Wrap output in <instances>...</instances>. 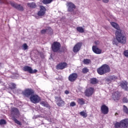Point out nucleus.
Masks as SVG:
<instances>
[{"mask_svg":"<svg viewBox=\"0 0 128 128\" xmlns=\"http://www.w3.org/2000/svg\"><path fill=\"white\" fill-rule=\"evenodd\" d=\"M122 102L124 104H128V98L126 97H124L122 98Z\"/></svg>","mask_w":128,"mask_h":128,"instance_id":"obj_35","label":"nucleus"},{"mask_svg":"<svg viewBox=\"0 0 128 128\" xmlns=\"http://www.w3.org/2000/svg\"><path fill=\"white\" fill-rule=\"evenodd\" d=\"M22 70H24V72H28L29 74H36V72H38V70L36 69L33 70L32 67L30 66H24Z\"/></svg>","mask_w":128,"mask_h":128,"instance_id":"obj_9","label":"nucleus"},{"mask_svg":"<svg viewBox=\"0 0 128 128\" xmlns=\"http://www.w3.org/2000/svg\"><path fill=\"white\" fill-rule=\"evenodd\" d=\"M124 54L125 56H126L128 58V50H126L124 51Z\"/></svg>","mask_w":128,"mask_h":128,"instance_id":"obj_38","label":"nucleus"},{"mask_svg":"<svg viewBox=\"0 0 128 128\" xmlns=\"http://www.w3.org/2000/svg\"><path fill=\"white\" fill-rule=\"evenodd\" d=\"M103 2H104L105 4H108V2L109 0H102Z\"/></svg>","mask_w":128,"mask_h":128,"instance_id":"obj_41","label":"nucleus"},{"mask_svg":"<svg viewBox=\"0 0 128 128\" xmlns=\"http://www.w3.org/2000/svg\"><path fill=\"white\" fill-rule=\"evenodd\" d=\"M128 82L126 81H122L120 82V86L124 90H126L128 92Z\"/></svg>","mask_w":128,"mask_h":128,"instance_id":"obj_19","label":"nucleus"},{"mask_svg":"<svg viewBox=\"0 0 128 128\" xmlns=\"http://www.w3.org/2000/svg\"><path fill=\"white\" fill-rule=\"evenodd\" d=\"M114 126L115 128H121L120 122H116V123L114 124Z\"/></svg>","mask_w":128,"mask_h":128,"instance_id":"obj_33","label":"nucleus"},{"mask_svg":"<svg viewBox=\"0 0 128 128\" xmlns=\"http://www.w3.org/2000/svg\"><path fill=\"white\" fill-rule=\"evenodd\" d=\"M55 102L58 106L62 107L64 106L65 102L64 100H62V97H58V96H55Z\"/></svg>","mask_w":128,"mask_h":128,"instance_id":"obj_8","label":"nucleus"},{"mask_svg":"<svg viewBox=\"0 0 128 128\" xmlns=\"http://www.w3.org/2000/svg\"><path fill=\"white\" fill-rule=\"evenodd\" d=\"M121 128H128V119L126 118L120 121Z\"/></svg>","mask_w":128,"mask_h":128,"instance_id":"obj_20","label":"nucleus"},{"mask_svg":"<svg viewBox=\"0 0 128 128\" xmlns=\"http://www.w3.org/2000/svg\"><path fill=\"white\" fill-rule=\"evenodd\" d=\"M98 82V80L96 78H92L90 80V84H96Z\"/></svg>","mask_w":128,"mask_h":128,"instance_id":"obj_25","label":"nucleus"},{"mask_svg":"<svg viewBox=\"0 0 128 128\" xmlns=\"http://www.w3.org/2000/svg\"><path fill=\"white\" fill-rule=\"evenodd\" d=\"M101 112L103 114H108V107L106 106V104H102L100 107Z\"/></svg>","mask_w":128,"mask_h":128,"instance_id":"obj_17","label":"nucleus"},{"mask_svg":"<svg viewBox=\"0 0 128 128\" xmlns=\"http://www.w3.org/2000/svg\"><path fill=\"white\" fill-rule=\"evenodd\" d=\"M118 80V77L114 75L110 76L106 79V82L110 84L112 82H114Z\"/></svg>","mask_w":128,"mask_h":128,"instance_id":"obj_18","label":"nucleus"},{"mask_svg":"<svg viewBox=\"0 0 128 128\" xmlns=\"http://www.w3.org/2000/svg\"><path fill=\"white\" fill-rule=\"evenodd\" d=\"M2 124H6V121L4 119L0 120V126H2Z\"/></svg>","mask_w":128,"mask_h":128,"instance_id":"obj_36","label":"nucleus"},{"mask_svg":"<svg viewBox=\"0 0 128 128\" xmlns=\"http://www.w3.org/2000/svg\"><path fill=\"white\" fill-rule=\"evenodd\" d=\"M0 66H2V63L1 62H0Z\"/></svg>","mask_w":128,"mask_h":128,"instance_id":"obj_44","label":"nucleus"},{"mask_svg":"<svg viewBox=\"0 0 128 128\" xmlns=\"http://www.w3.org/2000/svg\"><path fill=\"white\" fill-rule=\"evenodd\" d=\"M121 96L122 94H120V92H119L118 91H116L112 94L113 99L114 100H116V102H118V100H120Z\"/></svg>","mask_w":128,"mask_h":128,"instance_id":"obj_15","label":"nucleus"},{"mask_svg":"<svg viewBox=\"0 0 128 128\" xmlns=\"http://www.w3.org/2000/svg\"><path fill=\"white\" fill-rule=\"evenodd\" d=\"M116 114H118V113H116Z\"/></svg>","mask_w":128,"mask_h":128,"instance_id":"obj_46","label":"nucleus"},{"mask_svg":"<svg viewBox=\"0 0 128 128\" xmlns=\"http://www.w3.org/2000/svg\"><path fill=\"white\" fill-rule=\"evenodd\" d=\"M68 68V64L66 62H62L58 64L56 66V70H64Z\"/></svg>","mask_w":128,"mask_h":128,"instance_id":"obj_14","label":"nucleus"},{"mask_svg":"<svg viewBox=\"0 0 128 128\" xmlns=\"http://www.w3.org/2000/svg\"><path fill=\"white\" fill-rule=\"evenodd\" d=\"M27 6L28 7L30 8H36V4L34 2L28 3Z\"/></svg>","mask_w":128,"mask_h":128,"instance_id":"obj_23","label":"nucleus"},{"mask_svg":"<svg viewBox=\"0 0 128 128\" xmlns=\"http://www.w3.org/2000/svg\"><path fill=\"white\" fill-rule=\"evenodd\" d=\"M68 7V12H72L76 10V5L74 4V3L72 2H67V4H66Z\"/></svg>","mask_w":128,"mask_h":128,"instance_id":"obj_10","label":"nucleus"},{"mask_svg":"<svg viewBox=\"0 0 128 128\" xmlns=\"http://www.w3.org/2000/svg\"><path fill=\"white\" fill-rule=\"evenodd\" d=\"M78 74L76 73H72L68 77V80L69 82H76V78H78Z\"/></svg>","mask_w":128,"mask_h":128,"instance_id":"obj_13","label":"nucleus"},{"mask_svg":"<svg viewBox=\"0 0 128 128\" xmlns=\"http://www.w3.org/2000/svg\"><path fill=\"white\" fill-rule=\"evenodd\" d=\"M77 102H78L79 104H80V106H82L85 104L84 99L82 98H78L77 100Z\"/></svg>","mask_w":128,"mask_h":128,"instance_id":"obj_26","label":"nucleus"},{"mask_svg":"<svg viewBox=\"0 0 128 128\" xmlns=\"http://www.w3.org/2000/svg\"><path fill=\"white\" fill-rule=\"evenodd\" d=\"M112 44H115L116 46H118V41H116V40H114L112 41Z\"/></svg>","mask_w":128,"mask_h":128,"instance_id":"obj_39","label":"nucleus"},{"mask_svg":"<svg viewBox=\"0 0 128 128\" xmlns=\"http://www.w3.org/2000/svg\"><path fill=\"white\" fill-rule=\"evenodd\" d=\"M76 30H78V32H80L81 34H82V32H84V30L82 28V27H77Z\"/></svg>","mask_w":128,"mask_h":128,"instance_id":"obj_31","label":"nucleus"},{"mask_svg":"<svg viewBox=\"0 0 128 128\" xmlns=\"http://www.w3.org/2000/svg\"><path fill=\"white\" fill-rule=\"evenodd\" d=\"M46 9L45 6H40V10L38 12V16H44L46 14Z\"/></svg>","mask_w":128,"mask_h":128,"instance_id":"obj_16","label":"nucleus"},{"mask_svg":"<svg viewBox=\"0 0 128 128\" xmlns=\"http://www.w3.org/2000/svg\"><path fill=\"white\" fill-rule=\"evenodd\" d=\"M64 93L66 94H70V92L68 90H65Z\"/></svg>","mask_w":128,"mask_h":128,"instance_id":"obj_43","label":"nucleus"},{"mask_svg":"<svg viewBox=\"0 0 128 128\" xmlns=\"http://www.w3.org/2000/svg\"><path fill=\"white\" fill-rule=\"evenodd\" d=\"M82 62L84 64H90L92 62V60L90 59H88V58L84 59Z\"/></svg>","mask_w":128,"mask_h":128,"instance_id":"obj_28","label":"nucleus"},{"mask_svg":"<svg viewBox=\"0 0 128 128\" xmlns=\"http://www.w3.org/2000/svg\"><path fill=\"white\" fill-rule=\"evenodd\" d=\"M80 116H82V118H86L88 116V114H86V112L84 110L82 112H80Z\"/></svg>","mask_w":128,"mask_h":128,"instance_id":"obj_27","label":"nucleus"},{"mask_svg":"<svg viewBox=\"0 0 128 128\" xmlns=\"http://www.w3.org/2000/svg\"><path fill=\"white\" fill-rule=\"evenodd\" d=\"M22 48L24 50H28V46L26 43H24L22 45Z\"/></svg>","mask_w":128,"mask_h":128,"instance_id":"obj_37","label":"nucleus"},{"mask_svg":"<svg viewBox=\"0 0 128 128\" xmlns=\"http://www.w3.org/2000/svg\"><path fill=\"white\" fill-rule=\"evenodd\" d=\"M92 51L96 54H102V50L100 49L97 46H93L92 47Z\"/></svg>","mask_w":128,"mask_h":128,"instance_id":"obj_21","label":"nucleus"},{"mask_svg":"<svg viewBox=\"0 0 128 128\" xmlns=\"http://www.w3.org/2000/svg\"><path fill=\"white\" fill-rule=\"evenodd\" d=\"M6 2V0H0V4H4Z\"/></svg>","mask_w":128,"mask_h":128,"instance_id":"obj_42","label":"nucleus"},{"mask_svg":"<svg viewBox=\"0 0 128 128\" xmlns=\"http://www.w3.org/2000/svg\"><path fill=\"white\" fill-rule=\"evenodd\" d=\"M82 42H79L76 44L73 48L72 50L74 52L76 53V52H80V48H82Z\"/></svg>","mask_w":128,"mask_h":128,"instance_id":"obj_12","label":"nucleus"},{"mask_svg":"<svg viewBox=\"0 0 128 128\" xmlns=\"http://www.w3.org/2000/svg\"><path fill=\"white\" fill-rule=\"evenodd\" d=\"M22 94L26 98H30L32 94H34V90L32 88H26L22 92Z\"/></svg>","mask_w":128,"mask_h":128,"instance_id":"obj_4","label":"nucleus"},{"mask_svg":"<svg viewBox=\"0 0 128 128\" xmlns=\"http://www.w3.org/2000/svg\"><path fill=\"white\" fill-rule=\"evenodd\" d=\"M76 103L74 102H70V106H76Z\"/></svg>","mask_w":128,"mask_h":128,"instance_id":"obj_40","label":"nucleus"},{"mask_svg":"<svg viewBox=\"0 0 128 128\" xmlns=\"http://www.w3.org/2000/svg\"><path fill=\"white\" fill-rule=\"evenodd\" d=\"M54 0H43L42 2L44 4H48L51 2H52Z\"/></svg>","mask_w":128,"mask_h":128,"instance_id":"obj_30","label":"nucleus"},{"mask_svg":"<svg viewBox=\"0 0 128 128\" xmlns=\"http://www.w3.org/2000/svg\"><path fill=\"white\" fill-rule=\"evenodd\" d=\"M97 72L100 76L108 74V72H110V67L108 64H104L97 68Z\"/></svg>","mask_w":128,"mask_h":128,"instance_id":"obj_3","label":"nucleus"},{"mask_svg":"<svg viewBox=\"0 0 128 128\" xmlns=\"http://www.w3.org/2000/svg\"><path fill=\"white\" fill-rule=\"evenodd\" d=\"M52 28L50 27H48L46 29H44L41 30L40 32L42 34H44L46 32H50Z\"/></svg>","mask_w":128,"mask_h":128,"instance_id":"obj_24","label":"nucleus"},{"mask_svg":"<svg viewBox=\"0 0 128 128\" xmlns=\"http://www.w3.org/2000/svg\"><path fill=\"white\" fill-rule=\"evenodd\" d=\"M84 94L86 96H88V98L92 96L94 94V88L92 87L87 88L85 90Z\"/></svg>","mask_w":128,"mask_h":128,"instance_id":"obj_7","label":"nucleus"},{"mask_svg":"<svg viewBox=\"0 0 128 128\" xmlns=\"http://www.w3.org/2000/svg\"><path fill=\"white\" fill-rule=\"evenodd\" d=\"M88 69L87 68H84L82 70V74H88Z\"/></svg>","mask_w":128,"mask_h":128,"instance_id":"obj_34","label":"nucleus"},{"mask_svg":"<svg viewBox=\"0 0 128 128\" xmlns=\"http://www.w3.org/2000/svg\"><path fill=\"white\" fill-rule=\"evenodd\" d=\"M95 42V44H96V42Z\"/></svg>","mask_w":128,"mask_h":128,"instance_id":"obj_45","label":"nucleus"},{"mask_svg":"<svg viewBox=\"0 0 128 128\" xmlns=\"http://www.w3.org/2000/svg\"><path fill=\"white\" fill-rule=\"evenodd\" d=\"M110 24L116 30L115 36L118 42H120V44H126V37L124 34L122 33V30H120V27L118 24L114 22H111Z\"/></svg>","mask_w":128,"mask_h":128,"instance_id":"obj_1","label":"nucleus"},{"mask_svg":"<svg viewBox=\"0 0 128 128\" xmlns=\"http://www.w3.org/2000/svg\"><path fill=\"white\" fill-rule=\"evenodd\" d=\"M11 114L12 116V120L15 124H18V126H22V122L16 118H16H20V112L18 109L16 108H11Z\"/></svg>","mask_w":128,"mask_h":128,"instance_id":"obj_2","label":"nucleus"},{"mask_svg":"<svg viewBox=\"0 0 128 128\" xmlns=\"http://www.w3.org/2000/svg\"><path fill=\"white\" fill-rule=\"evenodd\" d=\"M62 45L58 42H54L51 46V48L53 52H58L60 50Z\"/></svg>","mask_w":128,"mask_h":128,"instance_id":"obj_5","label":"nucleus"},{"mask_svg":"<svg viewBox=\"0 0 128 128\" xmlns=\"http://www.w3.org/2000/svg\"><path fill=\"white\" fill-rule=\"evenodd\" d=\"M40 104H42V106H46V108H48V106H50V104H48V103L44 101L41 102Z\"/></svg>","mask_w":128,"mask_h":128,"instance_id":"obj_29","label":"nucleus"},{"mask_svg":"<svg viewBox=\"0 0 128 128\" xmlns=\"http://www.w3.org/2000/svg\"><path fill=\"white\" fill-rule=\"evenodd\" d=\"M123 111L126 114H128V107H126V106L125 105L123 106Z\"/></svg>","mask_w":128,"mask_h":128,"instance_id":"obj_32","label":"nucleus"},{"mask_svg":"<svg viewBox=\"0 0 128 128\" xmlns=\"http://www.w3.org/2000/svg\"><path fill=\"white\" fill-rule=\"evenodd\" d=\"M30 102H32V104H38L42 100V99L38 94H32L30 98Z\"/></svg>","mask_w":128,"mask_h":128,"instance_id":"obj_6","label":"nucleus"},{"mask_svg":"<svg viewBox=\"0 0 128 128\" xmlns=\"http://www.w3.org/2000/svg\"><path fill=\"white\" fill-rule=\"evenodd\" d=\"M10 4H11L12 6V8L18 10H20V12H24V7L20 4H18L14 2H10Z\"/></svg>","mask_w":128,"mask_h":128,"instance_id":"obj_11","label":"nucleus"},{"mask_svg":"<svg viewBox=\"0 0 128 128\" xmlns=\"http://www.w3.org/2000/svg\"><path fill=\"white\" fill-rule=\"evenodd\" d=\"M8 88L9 90H16V84L14 82H10L8 84Z\"/></svg>","mask_w":128,"mask_h":128,"instance_id":"obj_22","label":"nucleus"}]
</instances>
